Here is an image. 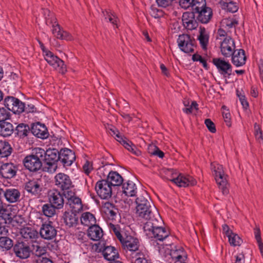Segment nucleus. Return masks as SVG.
Instances as JSON below:
<instances>
[{"mask_svg":"<svg viewBox=\"0 0 263 263\" xmlns=\"http://www.w3.org/2000/svg\"><path fill=\"white\" fill-rule=\"evenodd\" d=\"M45 154L44 149L40 147L35 148L32 153L26 156L23 162L26 169L31 172H36L42 166L43 155Z\"/></svg>","mask_w":263,"mask_h":263,"instance_id":"1","label":"nucleus"},{"mask_svg":"<svg viewBox=\"0 0 263 263\" xmlns=\"http://www.w3.org/2000/svg\"><path fill=\"white\" fill-rule=\"evenodd\" d=\"M156 222V219L147 221L143 227L144 231L148 237L163 241L168 236L169 233L164 228L157 226Z\"/></svg>","mask_w":263,"mask_h":263,"instance_id":"2","label":"nucleus"},{"mask_svg":"<svg viewBox=\"0 0 263 263\" xmlns=\"http://www.w3.org/2000/svg\"><path fill=\"white\" fill-rule=\"evenodd\" d=\"M145 196L140 195L138 196L136 200V214L141 218L148 220L154 219L153 213L152 211V203L148 200V196L145 193Z\"/></svg>","mask_w":263,"mask_h":263,"instance_id":"3","label":"nucleus"},{"mask_svg":"<svg viewBox=\"0 0 263 263\" xmlns=\"http://www.w3.org/2000/svg\"><path fill=\"white\" fill-rule=\"evenodd\" d=\"M211 167L219 189L223 195L228 194L229 191L228 187L227 176L224 174L222 166L218 164H212Z\"/></svg>","mask_w":263,"mask_h":263,"instance_id":"4","label":"nucleus"},{"mask_svg":"<svg viewBox=\"0 0 263 263\" xmlns=\"http://www.w3.org/2000/svg\"><path fill=\"white\" fill-rule=\"evenodd\" d=\"M167 175L171 176L166 177V179L175 183L179 187H187L190 185H194L196 183L195 180L190 176H184L181 174L177 175L174 173L173 171L168 170L166 172Z\"/></svg>","mask_w":263,"mask_h":263,"instance_id":"5","label":"nucleus"},{"mask_svg":"<svg viewBox=\"0 0 263 263\" xmlns=\"http://www.w3.org/2000/svg\"><path fill=\"white\" fill-rule=\"evenodd\" d=\"M180 49L186 53H193L196 48V41L190 35L182 34L179 35L177 39Z\"/></svg>","mask_w":263,"mask_h":263,"instance_id":"6","label":"nucleus"},{"mask_svg":"<svg viewBox=\"0 0 263 263\" xmlns=\"http://www.w3.org/2000/svg\"><path fill=\"white\" fill-rule=\"evenodd\" d=\"M55 185L63 192L64 195L67 192L72 191L74 185L70 177L63 173L57 174L54 177Z\"/></svg>","mask_w":263,"mask_h":263,"instance_id":"7","label":"nucleus"},{"mask_svg":"<svg viewBox=\"0 0 263 263\" xmlns=\"http://www.w3.org/2000/svg\"><path fill=\"white\" fill-rule=\"evenodd\" d=\"M4 106L14 114H20L25 110V103L18 99L7 96L4 99Z\"/></svg>","mask_w":263,"mask_h":263,"instance_id":"8","label":"nucleus"},{"mask_svg":"<svg viewBox=\"0 0 263 263\" xmlns=\"http://www.w3.org/2000/svg\"><path fill=\"white\" fill-rule=\"evenodd\" d=\"M44 58L47 63L60 73L64 74L66 71V68L64 61L57 56L54 55L51 51H46Z\"/></svg>","mask_w":263,"mask_h":263,"instance_id":"9","label":"nucleus"},{"mask_svg":"<svg viewBox=\"0 0 263 263\" xmlns=\"http://www.w3.org/2000/svg\"><path fill=\"white\" fill-rule=\"evenodd\" d=\"M95 190L98 196L103 199H108L112 195V186L105 179L98 181Z\"/></svg>","mask_w":263,"mask_h":263,"instance_id":"10","label":"nucleus"},{"mask_svg":"<svg viewBox=\"0 0 263 263\" xmlns=\"http://www.w3.org/2000/svg\"><path fill=\"white\" fill-rule=\"evenodd\" d=\"M120 242L124 250L132 252V256H134V253L141 251L139 249L140 242L138 239L132 236L125 234Z\"/></svg>","mask_w":263,"mask_h":263,"instance_id":"11","label":"nucleus"},{"mask_svg":"<svg viewBox=\"0 0 263 263\" xmlns=\"http://www.w3.org/2000/svg\"><path fill=\"white\" fill-rule=\"evenodd\" d=\"M64 196L67 199V204L69 205L72 212L78 213L82 211L83 204L82 200L76 195L75 192L73 191L67 192Z\"/></svg>","mask_w":263,"mask_h":263,"instance_id":"12","label":"nucleus"},{"mask_svg":"<svg viewBox=\"0 0 263 263\" xmlns=\"http://www.w3.org/2000/svg\"><path fill=\"white\" fill-rule=\"evenodd\" d=\"M64 194L61 193L58 190H50L47 193L49 202L57 209L63 208L64 204Z\"/></svg>","mask_w":263,"mask_h":263,"instance_id":"13","label":"nucleus"},{"mask_svg":"<svg viewBox=\"0 0 263 263\" xmlns=\"http://www.w3.org/2000/svg\"><path fill=\"white\" fill-rule=\"evenodd\" d=\"M42 178H36L29 180L25 183V189L32 196H39L42 191Z\"/></svg>","mask_w":263,"mask_h":263,"instance_id":"14","label":"nucleus"},{"mask_svg":"<svg viewBox=\"0 0 263 263\" xmlns=\"http://www.w3.org/2000/svg\"><path fill=\"white\" fill-rule=\"evenodd\" d=\"M49 24L52 25L51 31L53 35L57 39L60 40H65L66 41H71L73 40L72 35L63 30L57 22V19L53 17Z\"/></svg>","mask_w":263,"mask_h":263,"instance_id":"15","label":"nucleus"},{"mask_svg":"<svg viewBox=\"0 0 263 263\" xmlns=\"http://www.w3.org/2000/svg\"><path fill=\"white\" fill-rule=\"evenodd\" d=\"M18 171V166L12 162L3 163L0 167V175L4 178L10 179L14 178Z\"/></svg>","mask_w":263,"mask_h":263,"instance_id":"16","label":"nucleus"},{"mask_svg":"<svg viewBox=\"0 0 263 263\" xmlns=\"http://www.w3.org/2000/svg\"><path fill=\"white\" fill-rule=\"evenodd\" d=\"M213 63L220 74L227 75L229 77L232 74V66L229 61L221 58H214L213 59Z\"/></svg>","mask_w":263,"mask_h":263,"instance_id":"17","label":"nucleus"},{"mask_svg":"<svg viewBox=\"0 0 263 263\" xmlns=\"http://www.w3.org/2000/svg\"><path fill=\"white\" fill-rule=\"evenodd\" d=\"M235 50L234 41L230 36H227L221 43L220 51L224 57H231Z\"/></svg>","mask_w":263,"mask_h":263,"instance_id":"18","label":"nucleus"},{"mask_svg":"<svg viewBox=\"0 0 263 263\" xmlns=\"http://www.w3.org/2000/svg\"><path fill=\"white\" fill-rule=\"evenodd\" d=\"M52 222L43 223L40 229V234L41 236L46 240H51L57 235V231L55 228L52 225Z\"/></svg>","mask_w":263,"mask_h":263,"instance_id":"19","label":"nucleus"},{"mask_svg":"<svg viewBox=\"0 0 263 263\" xmlns=\"http://www.w3.org/2000/svg\"><path fill=\"white\" fill-rule=\"evenodd\" d=\"M182 21L184 28L189 30L195 29L198 26V23L193 11L184 12L182 16Z\"/></svg>","mask_w":263,"mask_h":263,"instance_id":"20","label":"nucleus"},{"mask_svg":"<svg viewBox=\"0 0 263 263\" xmlns=\"http://www.w3.org/2000/svg\"><path fill=\"white\" fill-rule=\"evenodd\" d=\"M60 156V161L65 167L71 166L76 159L74 153L68 148L61 149Z\"/></svg>","mask_w":263,"mask_h":263,"instance_id":"21","label":"nucleus"},{"mask_svg":"<svg viewBox=\"0 0 263 263\" xmlns=\"http://www.w3.org/2000/svg\"><path fill=\"white\" fill-rule=\"evenodd\" d=\"M172 259L171 262L176 263L177 262H182L187 258V255L184 249L180 246H175L172 248L170 253Z\"/></svg>","mask_w":263,"mask_h":263,"instance_id":"22","label":"nucleus"},{"mask_svg":"<svg viewBox=\"0 0 263 263\" xmlns=\"http://www.w3.org/2000/svg\"><path fill=\"white\" fill-rule=\"evenodd\" d=\"M115 138L127 150L131 152L132 154L136 156H139L141 154V152L137 149L136 145L124 136L121 135L120 133H119V135H116Z\"/></svg>","mask_w":263,"mask_h":263,"instance_id":"23","label":"nucleus"},{"mask_svg":"<svg viewBox=\"0 0 263 263\" xmlns=\"http://www.w3.org/2000/svg\"><path fill=\"white\" fill-rule=\"evenodd\" d=\"M15 255L21 259H26L30 255L31 250L27 245L21 242L16 243L13 247Z\"/></svg>","mask_w":263,"mask_h":263,"instance_id":"24","label":"nucleus"},{"mask_svg":"<svg viewBox=\"0 0 263 263\" xmlns=\"http://www.w3.org/2000/svg\"><path fill=\"white\" fill-rule=\"evenodd\" d=\"M101 211L104 217L109 220H115L117 215V209L114 204L105 202L102 204Z\"/></svg>","mask_w":263,"mask_h":263,"instance_id":"25","label":"nucleus"},{"mask_svg":"<svg viewBox=\"0 0 263 263\" xmlns=\"http://www.w3.org/2000/svg\"><path fill=\"white\" fill-rule=\"evenodd\" d=\"M231 57L232 63L237 67L242 66L246 64L247 57L243 49H236Z\"/></svg>","mask_w":263,"mask_h":263,"instance_id":"26","label":"nucleus"},{"mask_svg":"<svg viewBox=\"0 0 263 263\" xmlns=\"http://www.w3.org/2000/svg\"><path fill=\"white\" fill-rule=\"evenodd\" d=\"M31 132L37 138L44 139L48 137V132L45 125L39 122L32 124Z\"/></svg>","mask_w":263,"mask_h":263,"instance_id":"27","label":"nucleus"},{"mask_svg":"<svg viewBox=\"0 0 263 263\" xmlns=\"http://www.w3.org/2000/svg\"><path fill=\"white\" fill-rule=\"evenodd\" d=\"M21 192L15 188L5 189V198L9 203H15L20 200Z\"/></svg>","mask_w":263,"mask_h":263,"instance_id":"28","label":"nucleus"},{"mask_svg":"<svg viewBox=\"0 0 263 263\" xmlns=\"http://www.w3.org/2000/svg\"><path fill=\"white\" fill-rule=\"evenodd\" d=\"M196 13H198L197 20L202 24L209 23L213 16L212 10L209 7H206Z\"/></svg>","mask_w":263,"mask_h":263,"instance_id":"29","label":"nucleus"},{"mask_svg":"<svg viewBox=\"0 0 263 263\" xmlns=\"http://www.w3.org/2000/svg\"><path fill=\"white\" fill-rule=\"evenodd\" d=\"M199 34L197 37V39L202 49L205 50L209 44V33L203 27H199Z\"/></svg>","mask_w":263,"mask_h":263,"instance_id":"30","label":"nucleus"},{"mask_svg":"<svg viewBox=\"0 0 263 263\" xmlns=\"http://www.w3.org/2000/svg\"><path fill=\"white\" fill-rule=\"evenodd\" d=\"M22 236L26 240H35L38 238V232L35 229L30 227H24L20 230Z\"/></svg>","mask_w":263,"mask_h":263,"instance_id":"31","label":"nucleus"},{"mask_svg":"<svg viewBox=\"0 0 263 263\" xmlns=\"http://www.w3.org/2000/svg\"><path fill=\"white\" fill-rule=\"evenodd\" d=\"M87 233L88 237L94 241L99 240L103 235L102 229L96 224L89 227Z\"/></svg>","mask_w":263,"mask_h":263,"instance_id":"32","label":"nucleus"},{"mask_svg":"<svg viewBox=\"0 0 263 263\" xmlns=\"http://www.w3.org/2000/svg\"><path fill=\"white\" fill-rule=\"evenodd\" d=\"M107 182L112 186H119L123 183L122 177L116 171H110L107 177Z\"/></svg>","mask_w":263,"mask_h":263,"instance_id":"33","label":"nucleus"},{"mask_svg":"<svg viewBox=\"0 0 263 263\" xmlns=\"http://www.w3.org/2000/svg\"><path fill=\"white\" fill-rule=\"evenodd\" d=\"M0 121V135L4 137L10 136L14 132V127L10 122Z\"/></svg>","mask_w":263,"mask_h":263,"instance_id":"34","label":"nucleus"},{"mask_svg":"<svg viewBox=\"0 0 263 263\" xmlns=\"http://www.w3.org/2000/svg\"><path fill=\"white\" fill-rule=\"evenodd\" d=\"M60 152L55 149H49L45 151V154L43 157V160L45 162H57L60 161Z\"/></svg>","mask_w":263,"mask_h":263,"instance_id":"35","label":"nucleus"},{"mask_svg":"<svg viewBox=\"0 0 263 263\" xmlns=\"http://www.w3.org/2000/svg\"><path fill=\"white\" fill-rule=\"evenodd\" d=\"M123 192L125 195L133 197L137 193V187L135 183L131 181H127L122 184Z\"/></svg>","mask_w":263,"mask_h":263,"instance_id":"36","label":"nucleus"},{"mask_svg":"<svg viewBox=\"0 0 263 263\" xmlns=\"http://www.w3.org/2000/svg\"><path fill=\"white\" fill-rule=\"evenodd\" d=\"M80 220L82 224L89 228L95 225L96 222L95 216L88 212L83 213L81 215Z\"/></svg>","mask_w":263,"mask_h":263,"instance_id":"37","label":"nucleus"},{"mask_svg":"<svg viewBox=\"0 0 263 263\" xmlns=\"http://www.w3.org/2000/svg\"><path fill=\"white\" fill-rule=\"evenodd\" d=\"M238 24V20L234 16L224 17L220 22L221 27L227 30L235 28Z\"/></svg>","mask_w":263,"mask_h":263,"instance_id":"38","label":"nucleus"},{"mask_svg":"<svg viewBox=\"0 0 263 263\" xmlns=\"http://www.w3.org/2000/svg\"><path fill=\"white\" fill-rule=\"evenodd\" d=\"M219 4L222 9L232 13L237 12L239 8L237 3L233 1L227 2L221 0Z\"/></svg>","mask_w":263,"mask_h":263,"instance_id":"39","label":"nucleus"},{"mask_svg":"<svg viewBox=\"0 0 263 263\" xmlns=\"http://www.w3.org/2000/svg\"><path fill=\"white\" fill-rule=\"evenodd\" d=\"M103 254L105 259L107 260H114L118 257L117 250L111 246L106 247L103 251Z\"/></svg>","mask_w":263,"mask_h":263,"instance_id":"40","label":"nucleus"},{"mask_svg":"<svg viewBox=\"0 0 263 263\" xmlns=\"http://www.w3.org/2000/svg\"><path fill=\"white\" fill-rule=\"evenodd\" d=\"M76 213L72 212H65L64 214V220L65 224L70 228L76 225L78 218L76 216Z\"/></svg>","mask_w":263,"mask_h":263,"instance_id":"41","label":"nucleus"},{"mask_svg":"<svg viewBox=\"0 0 263 263\" xmlns=\"http://www.w3.org/2000/svg\"><path fill=\"white\" fill-rule=\"evenodd\" d=\"M103 16L106 22H110L114 27L118 28V18L116 16L114 12L110 10H105L102 11Z\"/></svg>","mask_w":263,"mask_h":263,"instance_id":"42","label":"nucleus"},{"mask_svg":"<svg viewBox=\"0 0 263 263\" xmlns=\"http://www.w3.org/2000/svg\"><path fill=\"white\" fill-rule=\"evenodd\" d=\"M31 129L28 125L24 123H20L15 128L16 135L21 138L27 137L30 133Z\"/></svg>","mask_w":263,"mask_h":263,"instance_id":"43","label":"nucleus"},{"mask_svg":"<svg viewBox=\"0 0 263 263\" xmlns=\"http://www.w3.org/2000/svg\"><path fill=\"white\" fill-rule=\"evenodd\" d=\"M12 148L10 144L6 141H0V157L5 158L10 156Z\"/></svg>","mask_w":263,"mask_h":263,"instance_id":"44","label":"nucleus"},{"mask_svg":"<svg viewBox=\"0 0 263 263\" xmlns=\"http://www.w3.org/2000/svg\"><path fill=\"white\" fill-rule=\"evenodd\" d=\"M133 255L132 257V263H152L142 251L137 252Z\"/></svg>","mask_w":263,"mask_h":263,"instance_id":"45","label":"nucleus"},{"mask_svg":"<svg viewBox=\"0 0 263 263\" xmlns=\"http://www.w3.org/2000/svg\"><path fill=\"white\" fill-rule=\"evenodd\" d=\"M108 228L110 232L116 235L118 239L120 241L124 236L121 233V229L119 225L109 223L108 224Z\"/></svg>","mask_w":263,"mask_h":263,"instance_id":"46","label":"nucleus"},{"mask_svg":"<svg viewBox=\"0 0 263 263\" xmlns=\"http://www.w3.org/2000/svg\"><path fill=\"white\" fill-rule=\"evenodd\" d=\"M229 242L231 246L233 247L240 246L242 243V239L239 236L234 232L228 236Z\"/></svg>","mask_w":263,"mask_h":263,"instance_id":"47","label":"nucleus"},{"mask_svg":"<svg viewBox=\"0 0 263 263\" xmlns=\"http://www.w3.org/2000/svg\"><path fill=\"white\" fill-rule=\"evenodd\" d=\"M55 209L57 208L49 203L44 204L42 206V212L44 215L48 217H52L55 214Z\"/></svg>","mask_w":263,"mask_h":263,"instance_id":"48","label":"nucleus"},{"mask_svg":"<svg viewBox=\"0 0 263 263\" xmlns=\"http://www.w3.org/2000/svg\"><path fill=\"white\" fill-rule=\"evenodd\" d=\"M206 7L207 6L205 0H193L190 7L193 11L197 12Z\"/></svg>","mask_w":263,"mask_h":263,"instance_id":"49","label":"nucleus"},{"mask_svg":"<svg viewBox=\"0 0 263 263\" xmlns=\"http://www.w3.org/2000/svg\"><path fill=\"white\" fill-rule=\"evenodd\" d=\"M13 246L12 241L7 237H0V248L6 250L10 249Z\"/></svg>","mask_w":263,"mask_h":263,"instance_id":"50","label":"nucleus"},{"mask_svg":"<svg viewBox=\"0 0 263 263\" xmlns=\"http://www.w3.org/2000/svg\"><path fill=\"white\" fill-rule=\"evenodd\" d=\"M0 215L1 217L5 220V222H6L7 220L10 222L12 219V214L11 212L7 208H4L3 205L2 206Z\"/></svg>","mask_w":263,"mask_h":263,"instance_id":"51","label":"nucleus"},{"mask_svg":"<svg viewBox=\"0 0 263 263\" xmlns=\"http://www.w3.org/2000/svg\"><path fill=\"white\" fill-rule=\"evenodd\" d=\"M254 234L260 252L263 256V243L261 241L260 231L259 228H256L254 230Z\"/></svg>","mask_w":263,"mask_h":263,"instance_id":"52","label":"nucleus"},{"mask_svg":"<svg viewBox=\"0 0 263 263\" xmlns=\"http://www.w3.org/2000/svg\"><path fill=\"white\" fill-rule=\"evenodd\" d=\"M45 162V166L44 167V170L45 171L49 173H53L56 171L58 168V165L57 162H52L49 161Z\"/></svg>","mask_w":263,"mask_h":263,"instance_id":"53","label":"nucleus"},{"mask_svg":"<svg viewBox=\"0 0 263 263\" xmlns=\"http://www.w3.org/2000/svg\"><path fill=\"white\" fill-rule=\"evenodd\" d=\"M192 60L193 61H199L202 64L203 67L205 69H208V65L206 60L203 58L200 55L194 54L192 56Z\"/></svg>","mask_w":263,"mask_h":263,"instance_id":"54","label":"nucleus"},{"mask_svg":"<svg viewBox=\"0 0 263 263\" xmlns=\"http://www.w3.org/2000/svg\"><path fill=\"white\" fill-rule=\"evenodd\" d=\"M149 13L151 16L155 18H160L163 15V12L161 10L154 7L151 8Z\"/></svg>","mask_w":263,"mask_h":263,"instance_id":"55","label":"nucleus"},{"mask_svg":"<svg viewBox=\"0 0 263 263\" xmlns=\"http://www.w3.org/2000/svg\"><path fill=\"white\" fill-rule=\"evenodd\" d=\"M222 116L224 121L228 127L231 126V116L229 110H226L222 112Z\"/></svg>","mask_w":263,"mask_h":263,"instance_id":"56","label":"nucleus"},{"mask_svg":"<svg viewBox=\"0 0 263 263\" xmlns=\"http://www.w3.org/2000/svg\"><path fill=\"white\" fill-rule=\"evenodd\" d=\"M254 134L256 139L258 140H262L263 136L262 130H261L259 125H258L257 123L254 124Z\"/></svg>","mask_w":263,"mask_h":263,"instance_id":"57","label":"nucleus"},{"mask_svg":"<svg viewBox=\"0 0 263 263\" xmlns=\"http://www.w3.org/2000/svg\"><path fill=\"white\" fill-rule=\"evenodd\" d=\"M204 123L209 129V130L212 133H215L216 132L215 125L214 123L210 119H205Z\"/></svg>","mask_w":263,"mask_h":263,"instance_id":"58","label":"nucleus"},{"mask_svg":"<svg viewBox=\"0 0 263 263\" xmlns=\"http://www.w3.org/2000/svg\"><path fill=\"white\" fill-rule=\"evenodd\" d=\"M193 0H178L179 6L184 9H187L191 7Z\"/></svg>","mask_w":263,"mask_h":263,"instance_id":"59","label":"nucleus"},{"mask_svg":"<svg viewBox=\"0 0 263 263\" xmlns=\"http://www.w3.org/2000/svg\"><path fill=\"white\" fill-rule=\"evenodd\" d=\"M83 168L84 172L86 174L89 175L93 168L92 163L88 161H86L83 166Z\"/></svg>","mask_w":263,"mask_h":263,"instance_id":"60","label":"nucleus"},{"mask_svg":"<svg viewBox=\"0 0 263 263\" xmlns=\"http://www.w3.org/2000/svg\"><path fill=\"white\" fill-rule=\"evenodd\" d=\"M159 6L167 7L172 4L173 0H156Z\"/></svg>","mask_w":263,"mask_h":263,"instance_id":"61","label":"nucleus"},{"mask_svg":"<svg viewBox=\"0 0 263 263\" xmlns=\"http://www.w3.org/2000/svg\"><path fill=\"white\" fill-rule=\"evenodd\" d=\"M43 13L46 20V24H50L51 23V20H52V17L54 16L52 15H51L50 16V11L47 9H44Z\"/></svg>","mask_w":263,"mask_h":263,"instance_id":"62","label":"nucleus"},{"mask_svg":"<svg viewBox=\"0 0 263 263\" xmlns=\"http://www.w3.org/2000/svg\"><path fill=\"white\" fill-rule=\"evenodd\" d=\"M106 129L109 134L111 136H114L115 137L116 136V135H119L120 133L116 129V128L112 125H108V127H106Z\"/></svg>","mask_w":263,"mask_h":263,"instance_id":"63","label":"nucleus"},{"mask_svg":"<svg viewBox=\"0 0 263 263\" xmlns=\"http://www.w3.org/2000/svg\"><path fill=\"white\" fill-rule=\"evenodd\" d=\"M106 129L109 134L111 136H114L115 137L116 136V135H119L120 133L116 129V128L112 125H108V127H106Z\"/></svg>","mask_w":263,"mask_h":263,"instance_id":"64","label":"nucleus"}]
</instances>
